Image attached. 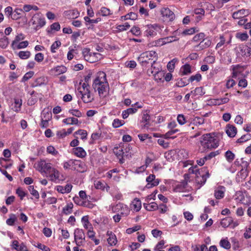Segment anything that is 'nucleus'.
Returning a JSON list of instances; mask_svg holds the SVG:
<instances>
[{
  "mask_svg": "<svg viewBox=\"0 0 251 251\" xmlns=\"http://www.w3.org/2000/svg\"><path fill=\"white\" fill-rule=\"evenodd\" d=\"M34 246L42 251H50V249L48 246L41 243H38L36 245H34Z\"/></svg>",
  "mask_w": 251,
  "mask_h": 251,
  "instance_id": "64",
  "label": "nucleus"
},
{
  "mask_svg": "<svg viewBox=\"0 0 251 251\" xmlns=\"http://www.w3.org/2000/svg\"><path fill=\"white\" fill-rule=\"evenodd\" d=\"M63 123L66 125H77L78 120L74 117L68 118L63 120Z\"/></svg>",
  "mask_w": 251,
  "mask_h": 251,
  "instance_id": "40",
  "label": "nucleus"
},
{
  "mask_svg": "<svg viewBox=\"0 0 251 251\" xmlns=\"http://www.w3.org/2000/svg\"><path fill=\"white\" fill-rule=\"evenodd\" d=\"M177 121L180 125H183L186 123L185 116L183 114H178L177 117Z\"/></svg>",
  "mask_w": 251,
  "mask_h": 251,
  "instance_id": "63",
  "label": "nucleus"
},
{
  "mask_svg": "<svg viewBox=\"0 0 251 251\" xmlns=\"http://www.w3.org/2000/svg\"><path fill=\"white\" fill-rule=\"evenodd\" d=\"M123 149V152H124V156L127 157L129 155L133 154L134 152L131 151L132 148L129 144L127 143H121Z\"/></svg>",
  "mask_w": 251,
  "mask_h": 251,
  "instance_id": "28",
  "label": "nucleus"
},
{
  "mask_svg": "<svg viewBox=\"0 0 251 251\" xmlns=\"http://www.w3.org/2000/svg\"><path fill=\"white\" fill-rule=\"evenodd\" d=\"M191 94L194 96H202L205 94L203 89L201 87H197L194 90L191 92Z\"/></svg>",
  "mask_w": 251,
  "mask_h": 251,
  "instance_id": "44",
  "label": "nucleus"
},
{
  "mask_svg": "<svg viewBox=\"0 0 251 251\" xmlns=\"http://www.w3.org/2000/svg\"><path fill=\"white\" fill-rule=\"evenodd\" d=\"M75 200H78V197H75L74 198V202L79 205H81V206H84V207H87V208H90V209H92L94 207V204L92 203H91L90 201H86L85 200H84V201H82L81 202V203H79V202H76V201Z\"/></svg>",
  "mask_w": 251,
  "mask_h": 251,
  "instance_id": "32",
  "label": "nucleus"
},
{
  "mask_svg": "<svg viewBox=\"0 0 251 251\" xmlns=\"http://www.w3.org/2000/svg\"><path fill=\"white\" fill-rule=\"evenodd\" d=\"M38 9L39 8L36 5L31 4L24 5L23 7V11L25 12H29L31 10L37 11Z\"/></svg>",
  "mask_w": 251,
  "mask_h": 251,
  "instance_id": "42",
  "label": "nucleus"
},
{
  "mask_svg": "<svg viewBox=\"0 0 251 251\" xmlns=\"http://www.w3.org/2000/svg\"><path fill=\"white\" fill-rule=\"evenodd\" d=\"M226 191V188L223 186H218L215 187L214 189V197L217 200L223 199L225 196V193Z\"/></svg>",
  "mask_w": 251,
  "mask_h": 251,
  "instance_id": "17",
  "label": "nucleus"
},
{
  "mask_svg": "<svg viewBox=\"0 0 251 251\" xmlns=\"http://www.w3.org/2000/svg\"><path fill=\"white\" fill-rule=\"evenodd\" d=\"M100 13L102 16H107L112 14L110 10L105 7L101 8L100 10Z\"/></svg>",
  "mask_w": 251,
  "mask_h": 251,
  "instance_id": "62",
  "label": "nucleus"
},
{
  "mask_svg": "<svg viewBox=\"0 0 251 251\" xmlns=\"http://www.w3.org/2000/svg\"><path fill=\"white\" fill-rule=\"evenodd\" d=\"M114 152L119 159L120 163H124L123 158L125 157L124 152H123L122 146L121 143L119 145V147H115L114 150Z\"/></svg>",
  "mask_w": 251,
  "mask_h": 251,
  "instance_id": "21",
  "label": "nucleus"
},
{
  "mask_svg": "<svg viewBox=\"0 0 251 251\" xmlns=\"http://www.w3.org/2000/svg\"><path fill=\"white\" fill-rule=\"evenodd\" d=\"M81 222L83 224V227L87 229L89 228H93L92 225L90 223L88 220V216H85L81 218Z\"/></svg>",
  "mask_w": 251,
  "mask_h": 251,
  "instance_id": "39",
  "label": "nucleus"
},
{
  "mask_svg": "<svg viewBox=\"0 0 251 251\" xmlns=\"http://www.w3.org/2000/svg\"><path fill=\"white\" fill-rule=\"evenodd\" d=\"M75 240L76 245L81 246L85 242V234L82 229L76 228L74 231Z\"/></svg>",
  "mask_w": 251,
  "mask_h": 251,
  "instance_id": "10",
  "label": "nucleus"
},
{
  "mask_svg": "<svg viewBox=\"0 0 251 251\" xmlns=\"http://www.w3.org/2000/svg\"><path fill=\"white\" fill-rule=\"evenodd\" d=\"M144 207L148 211H153L157 209L158 205L155 202H151L150 203H144Z\"/></svg>",
  "mask_w": 251,
  "mask_h": 251,
  "instance_id": "41",
  "label": "nucleus"
},
{
  "mask_svg": "<svg viewBox=\"0 0 251 251\" xmlns=\"http://www.w3.org/2000/svg\"><path fill=\"white\" fill-rule=\"evenodd\" d=\"M93 87L96 92H98L100 98H104L108 96L109 87L105 73L99 72L97 73L93 81Z\"/></svg>",
  "mask_w": 251,
  "mask_h": 251,
  "instance_id": "1",
  "label": "nucleus"
},
{
  "mask_svg": "<svg viewBox=\"0 0 251 251\" xmlns=\"http://www.w3.org/2000/svg\"><path fill=\"white\" fill-rule=\"evenodd\" d=\"M15 106L13 108L14 110L18 112L21 110V107L22 104V100L21 99H15Z\"/></svg>",
  "mask_w": 251,
  "mask_h": 251,
  "instance_id": "54",
  "label": "nucleus"
},
{
  "mask_svg": "<svg viewBox=\"0 0 251 251\" xmlns=\"http://www.w3.org/2000/svg\"><path fill=\"white\" fill-rule=\"evenodd\" d=\"M49 173L50 174V176L52 180H56L60 177L59 172L54 168H53Z\"/></svg>",
  "mask_w": 251,
  "mask_h": 251,
  "instance_id": "36",
  "label": "nucleus"
},
{
  "mask_svg": "<svg viewBox=\"0 0 251 251\" xmlns=\"http://www.w3.org/2000/svg\"><path fill=\"white\" fill-rule=\"evenodd\" d=\"M211 44V41L208 38H204L200 43L195 47L197 50H202L208 48Z\"/></svg>",
  "mask_w": 251,
  "mask_h": 251,
  "instance_id": "18",
  "label": "nucleus"
},
{
  "mask_svg": "<svg viewBox=\"0 0 251 251\" xmlns=\"http://www.w3.org/2000/svg\"><path fill=\"white\" fill-rule=\"evenodd\" d=\"M238 57L249 56L251 55V48L246 44H242L234 49Z\"/></svg>",
  "mask_w": 251,
  "mask_h": 251,
  "instance_id": "6",
  "label": "nucleus"
},
{
  "mask_svg": "<svg viewBox=\"0 0 251 251\" xmlns=\"http://www.w3.org/2000/svg\"><path fill=\"white\" fill-rule=\"evenodd\" d=\"M82 54L84 59L90 63L97 61L101 58V54L97 52H92L89 49H84L82 51Z\"/></svg>",
  "mask_w": 251,
  "mask_h": 251,
  "instance_id": "5",
  "label": "nucleus"
},
{
  "mask_svg": "<svg viewBox=\"0 0 251 251\" xmlns=\"http://www.w3.org/2000/svg\"><path fill=\"white\" fill-rule=\"evenodd\" d=\"M74 205L72 202L68 203L62 209V213L65 215H69L73 212Z\"/></svg>",
  "mask_w": 251,
  "mask_h": 251,
  "instance_id": "33",
  "label": "nucleus"
},
{
  "mask_svg": "<svg viewBox=\"0 0 251 251\" xmlns=\"http://www.w3.org/2000/svg\"><path fill=\"white\" fill-rule=\"evenodd\" d=\"M28 190L30 194L34 196L36 199H38L39 198V194L38 192L34 189V187L30 185L28 187Z\"/></svg>",
  "mask_w": 251,
  "mask_h": 251,
  "instance_id": "61",
  "label": "nucleus"
},
{
  "mask_svg": "<svg viewBox=\"0 0 251 251\" xmlns=\"http://www.w3.org/2000/svg\"><path fill=\"white\" fill-rule=\"evenodd\" d=\"M125 122L124 121L119 119H115L113 121L112 126L114 128H118L123 126Z\"/></svg>",
  "mask_w": 251,
  "mask_h": 251,
  "instance_id": "56",
  "label": "nucleus"
},
{
  "mask_svg": "<svg viewBox=\"0 0 251 251\" xmlns=\"http://www.w3.org/2000/svg\"><path fill=\"white\" fill-rule=\"evenodd\" d=\"M77 98L81 99L84 103L92 102L94 100V96L90 91L89 85L83 82L79 83V86L76 91Z\"/></svg>",
  "mask_w": 251,
  "mask_h": 251,
  "instance_id": "3",
  "label": "nucleus"
},
{
  "mask_svg": "<svg viewBox=\"0 0 251 251\" xmlns=\"http://www.w3.org/2000/svg\"><path fill=\"white\" fill-rule=\"evenodd\" d=\"M236 37L241 41H246L249 38V36L246 32H238L236 34Z\"/></svg>",
  "mask_w": 251,
  "mask_h": 251,
  "instance_id": "59",
  "label": "nucleus"
},
{
  "mask_svg": "<svg viewBox=\"0 0 251 251\" xmlns=\"http://www.w3.org/2000/svg\"><path fill=\"white\" fill-rule=\"evenodd\" d=\"M52 114L51 112L47 111L46 109H44L42 113L41 119H45L48 121H50L51 118Z\"/></svg>",
  "mask_w": 251,
  "mask_h": 251,
  "instance_id": "50",
  "label": "nucleus"
},
{
  "mask_svg": "<svg viewBox=\"0 0 251 251\" xmlns=\"http://www.w3.org/2000/svg\"><path fill=\"white\" fill-rule=\"evenodd\" d=\"M247 176L248 174L247 172V170L242 169L239 172H238L237 174V178L239 179V181H240V179H245Z\"/></svg>",
  "mask_w": 251,
  "mask_h": 251,
  "instance_id": "49",
  "label": "nucleus"
},
{
  "mask_svg": "<svg viewBox=\"0 0 251 251\" xmlns=\"http://www.w3.org/2000/svg\"><path fill=\"white\" fill-rule=\"evenodd\" d=\"M16 219V215L14 214H11L9 215V218L7 219L6 223L9 226H13Z\"/></svg>",
  "mask_w": 251,
  "mask_h": 251,
  "instance_id": "57",
  "label": "nucleus"
},
{
  "mask_svg": "<svg viewBox=\"0 0 251 251\" xmlns=\"http://www.w3.org/2000/svg\"><path fill=\"white\" fill-rule=\"evenodd\" d=\"M182 75H187L191 73V66L188 64L182 66L180 70Z\"/></svg>",
  "mask_w": 251,
  "mask_h": 251,
  "instance_id": "38",
  "label": "nucleus"
},
{
  "mask_svg": "<svg viewBox=\"0 0 251 251\" xmlns=\"http://www.w3.org/2000/svg\"><path fill=\"white\" fill-rule=\"evenodd\" d=\"M73 170L83 173L87 170V166L85 163L80 160H74Z\"/></svg>",
  "mask_w": 251,
  "mask_h": 251,
  "instance_id": "13",
  "label": "nucleus"
},
{
  "mask_svg": "<svg viewBox=\"0 0 251 251\" xmlns=\"http://www.w3.org/2000/svg\"><path fill=\"white\" fill-rule=\"evenodd\" d=\"M25 39V36L23 34L21 33L17 35L14 40L12 41L11 44V47L13 50L16 49V45H17L18 42L20 41H22Z\"/></svg>",
  "mask_w": 251,
  "mask_h": 251,
  "instance_id": "35",
  "label": "nucleus"
},
{
  "mask_svg": "<svg viewBox=\"0 0 251 251\" xmlns=\"http://www.w3.org/2000/svg\"><path fill=\"white\" fill-rule=\"evenodd\" d=\"M161 14L165 21H172L175 18L174 12L168 8H162Z\"/></svg>",
  "mask_w": 251,
  "mask_h": 251,
  "instance_id": "12",
  "label": "nucleus"
},
{
  "mask_svg": "<svg viewBox=\"0 0 251 251\" xmlns=\"http://www.w3.org/2000/svg\"><path fill=\"white\" fill-rule=\"evenodd\" d=\"M250 14V11L249 9H242L233 12L232 16L234 19H240L248 16Z\"/></svg>",
  "mask_w": 251,
  "mask_h": 251,
  "instance_id": "15",
  "label": "nucleus"
},
{
  "mask_svg": "<svg viewBox=\"0 0 251 251\" xmlns=\"http://www.w3.org/2000/svg\"><path fill=\"white\" fill-rule=\"evenodd\" d=\"M229 94L226 93L224 98L213 99L211 100V103L215 105H220L227 103L229 101V99L227 97Z\"/></svg>",
  "mask_w": 251,
  "mask_h": 251,
  "instance_id": "19",
  "label": "nucleus"
},
{
  "mask_svg": "<svg viewBox=\"0 0 251 251\" xmlns=\"http://www.w3.org/2000/svg\"><path fill=\"white\" fill-rule=\"evenodd\" d=\"M157 59V53L153 50L144 52L138 57V61L142 66L151 63V69L152 68L155 69L153 64L156 62Z\"/></svg>",
  "mask_w": 251,
  "mask_h": 251,
  "instance_id": "4",
  "label": "nucleus"
},
{
  "mask_svg": "<svg viewBox=\"0 0 251 251\" xmlns=\"http://www.w3.org/2000/svg\"><path fill=\"white\" fill-rule=\"evenodd\" d=\"M160 29V27L158 25H150L147 26L145 32L147 36L153 37L156 35V32L158 31Z\"/></svg>",
  "mask_w": 251,
  "mask_h": 251,
  "instance_id": "11",
  "label": "nucleus"
},
{
  "mask_svg": "<svg viewBox=\"0 0 251 251\" xmlns=\"http://www.w3.org/2000/svg\"><path fill=\"white\" fill-rule=\"evenodd\" d=\"M151 74L153 75L155 81H163L165 76V73L163 71H159V69L156 71L152 70Z\"/></svg>",
  "mask_w": 251,
  "mask_h": 251,
  "instance_id": "23",
  "label": "nucleus"
},
{
  "mask_svg": "<svg viewBox=\"0 0 251 251\" xmlns=\"http://www.w3.org/2000/svg\"><path fill=\"white\" fill-rule=\"evenodd\" d=\"M107 235L108 236L107 242L110 246H114L117 243V239L116 235L112 231H108Z\"/></svg>",
  "mask_w": 251,
  "mask_h": 251,
  "instance_id": "29",
  "label": "nucleus"
},
{
  "mask_svg": "<svg viewBox=\"0 0 251 251\" xmlns=\"http://www.w3.org/2000/svg\"><path fill=\"white\" fill-rule=\"evenodd\" d=\"M111 195L113 197V199L114 201H118V200H123V195L119 191L116 190L115 191L112 192L111 193Z\"/></svg>",
  "mask_w": 251,
  "mask_h": 251,
  "instance_id": "43",
  "label": "nucleus"
},
{
  "mask_svg": "<svg viewBox=\"0 0 251 251\" xmlns=\"http://www.w3.org/2000/svg\"><path fill=\"white\" fill-rule=\"evenodd\" d=\"M150 116L147 111H145L143 113L142 119L141 122L144 124V126H148L150 125Z\"/></svg>",
  "mask_w": 251,
  "mask_h": 251,
  "instance_id": "34",
  "label": "nucleus"
},
{
  "mask_svg": "<svg viewBox=\"0 0 251 251\" xmlns=\"http://www.w3.org/2000/svg\"><path fill=\"white\" fill-rule=\"evenodd\" d=\"M72 187L70 184H67L65 186L58 185L56 187V190L61 194L69 193L71 191Z\"/></svg>",
  "mask_w": 251,
  "mask_h": 251,
  "instance_id": "26",
  "label": "nucleus"
},
{
  "mask_svg": "<svg viewBox=\"0 0 251 251\" xmlns=\"http://www.w3.org/2000/svg\"><path fill=\"white\" fill-rule=\"evenodd\" d=\"M219 137L214 132L204 134L200 138L201 145L205 150H212L219 146Z\"/></svg>",
  "mask_w": 251,
  "mask_h": 251,
  "instance_id": "2",
  "label": "nucleus"
},
{
  "mask_svg": "<svg viewBox=\"0 0 251 251\" xmlns=\"http://www.w3.org/2000/svg\"><path fill=\"white\" fill-rule=\"evenodd\" d=\"M196 175L197 176L196 178V182L201 185H203L205 183L207 178L209 176L208 173H207L205 175L202 174L201 175L200 172H198V174H197V173H196Z\"/></svg>",
  "mask_w": 251,
  "mask_h": 251,
  "instance_id": "24",
  "label": "nucleus"
},
{
  "mask_svg": "<svg viewBox=\"0 0 251 251\" xmlns=\"http://www.w3.org/2000/svg\"><path fill=\"white\" fill-rule=\"evenodd\" d=\"M64 15L68 19H73L79 16V12L76 9L70 10L65 11Z\"/></svg>",
  "mask_w": 251,
  "mask_h": 251,
  "instance_id": "25",
  "label": "nucleus"
},
{
  "mask_svg": "<svg viewBox=\"0 0 251 251\" xmlns=\"http://www.w3.org/2000/svg\"><path fill=\"white\" fill-rule=\"evenodd\" d=\"M141 206H142L141 201L139 200V199H138V198L134 199L132 201L130 204L131 208L132 209H133L134 210V211H135L136 212H138L141 209Z\"/></svg>",
  "mask_w": 251,
  "mask_h": 251,
  "instance_id": "30",
  "label": "nucleus"
},
{
  "mask_svg": "<svg viewBox=\"0 0 251 251\" xmlns=\"http://www.w3.org/2000/svg\"><path fill=\"white\" fill-rule=\"evenodd\" d=\"M241 70H242V68L239 66L234 67L232 72V77L235 78L237 77L241 73Z\"/></svg>",
  "mask_w": 251,
  "mask_h": 251,
  "instance_id": "60",
  "label": "nucleus"
},
{
  "mask_svg": "<svg viewBox=\"0 0 251 251\" xmlns=\"http://www.w3.org/2000/svg\"><path fill=\"white\" fill-rule=\"evenodd\" d=\"M36 169L41 172H48L51 171L53 167L50 163H47L44 160H40L34 164Z\"/></svg>",
  "mask_w": 251,
  "mask_h": 251,
  "instance_id": "7",
  "label": "nucleus"
},
{
  "mask_svg": "<svg viewBox=\"0 0 251 251\" xmlns=\"http://www.w3.org/2000/svg\"><path fill=\"white\" fill-rule=\"evenodd\" d=\"M226 132L230 137H234L237 133V128L233 125H227L226 126Z\"/></svg>",
  "mask_w": 251,
  "mask_h": 251,
  "instance_id": "27",
  "label": "nucleus"
},
{
  "mask_svg": "<svg viewBox=\"0 0 251 251\" xmlns=\"http://www.w3.org/2000/svg\"><path fill=\"white\" fill-rule=\"evenodd\" d=\"M18 55L22 59H27L30 56L31 53L29 51H20Z\"/></svg>",
  "mask_w": 251,
  "mask_h": 251,
  "instance_id": "46",
  "label": "nucleus"
},
{
  "mask_svg": "<svg viewBox=\"0 0 251 251\" xmlns=\"http://www.w3.org/2000/svg\"><path fill=\"white\" fill-rule=\"evenodd\" d=\"M220 41L217 44L216 49L221 48L224 45H226V39L224 35H220L219 37Z\"/></svg>",
  "mask_w": 251,
  "mask_h": 251,
  "instance_id": "47",
  "label": "nucleus"
},
{
  "mask_svg": "<svg viewBox=\"0 0 251 251\" xmlns=\"http://www.w3.org/2000/svg\"><path fill=\"white\" fill-rule=\"evenodd\" d=\"M73 153L79 158H83L86 155V152L81 147H76L73 149Z\"/></svg>",
  "mask_w": 251,
  "mask_h": 251,
  "instance_id": "31",
  "label": "nucleus"
},
{
  "mask_svg": "<svg viewBox=\"0 0 251 251\" xmlns=\"http://www.w3.org/2000/svg\"><path fill=\"white\" fill-rule=\"evenodd\" d=\"M148 184L146 185L147 188H150L154 186H156L159 183L158 179H155L154 175L151 174L148 176L146 178Z\"/></svg>",
  "mask_w": 251,
  "mask_h": 251,
  "instance_id": "16",
  "label": "nucleus"
},
{
  "mask_svg": "<svg viewBox=\"0 0 251 251\" xmlns=\"http://www.w3.org/2000/svg\"><path fill=\"white\" fill-rule=\"evenodd\" d=\"M112 211L114 212H119L122 216H127L130 212L128 206L122 203H119L113 207Z\"/></svg>",
  "mask_w": 251,
  "mask_h": 251,
  "instance_id": "9",
  "label": "nucleus"
},
{
  "mask_svg": "<svg viewBox=\"0 0 251 251\" xmlns=\"http://www.w3.org/2000/svg\"><path fill=\"white\" fill-rule=\"evenodd\" d=\"M190 121L191 124L196 126H204L206 123L205 120L202 117H194L191 118Z\"/></svg>",
  "mask_w": 251,
  "mask_h": 251,
  "instance_id": "20",
  "label": "nucleus"
},
{
  "mask_svg": "<svg viewBox=\"0 0 251 251\" xmlns=\"http://www.w3.org/2000/svg\"><path fill=\"white\" fill-rule=\"evenodd\" d=\"M9 44V39L4 33L0 31V48L3 49H6Z\"/></svg>",
  "mask_w": 251,
  "mask_h": 251,
  "instance_id": "22",
  "label": "nucleus"
},
{
  "mask_svg": "<svg viewBox=\"0 0 251 251\" xmlns=\"http://www.w3.org/2000/svg\"><path fill=\"white\" fill-rule=\"evenodd\" d=\"M74 160L71 159L63 163V166L65 170L73 169Z\"/></svg>",
  "mask_w": 251,
  "mask_h": 251,
  "instance_id": "48",
  "label": "nucleus"
},
{
  "mask_svg": "<svg viewBox=\"0 0 251 251\" xmlns=\"http://www.w3.org/2000/svg\"><path fill=\"white\" fill-rule=\"evenodd\" d=\"M225 157L228 162H231L235 158V154L230 151H227L225 153Z\"/></svg>",
  "mask_w": 251,
  "mask_h": 251,
  "instance_id": "51",
  "label": "nucleus"
},
{
  "mask_svg": "<svg viewBox=\"0 0 251 251\" xmlns=\"http://www.w3.org/2000/svg\"><path fill=\"white\" fill-rule=\"evenodd\" d=\"M30 22L33 25H35L36 28L43 27L46 24L44 17L40 13L34 14L31 19Z\"/></svg>",
  "mask_w": 251,
  "mask_h": 251,
  "instance_id": "8",
  "label": "nucleus"
},
{
  "mask_svg": "<svg viewBox=\"0 0 251 251\" xmlns=\"http://www.w3.org/2000/svg\"><path fill=\"white\" fill-rule=\"evenodd\" d=\"M220 246L226 250H229L231 248L230 242L228 241L227 238H223L219 243Z\"/></svg>",
  "mask_w": 251,
  "mask_h": 251,
  "instance_id": "37",
  "label": "nucleus"
},
{
  "mask_svg": "<svg viewBox=\"0 0 251 251\" xmlns=\"http://www.w3.org/2000/svg\"><path fill=\"white\" fill-rule=\"evenodd\" d=\"M61 43L59 41H55L51 46L50 51L52 53L56 52V50L61 46Z\"/></svg>",
  "mask_w": 251,
  "mask_h": 251,
  "instance_id": "58",
  "label": "nucleus"
},
{
  "mask_svg": "<svg viewBox=\"0 0 251 251\" xmlns=\"http://www.w3.org/2000/svg\"><path fill=\"white\" fill-rule=\"evenodd\" d=\"M130 25L128 23H126L123 25H118L116 29L119 32L126 31L130 27Z\"/></svg>",
  "mask_w": 251,
  "mask_h": 251,
  "instance_id": "52",
  "label": "nucleus"
},
{
  "mask_svg": "<svg viewBox=\"0 0 251 251\" xmlns=\"http://www.w3.org/2000/svg\"><path fill=\"white\" fill-rule=\"evenodd\" d=\"M67 70V68L63 65L57 66L51 69L50 70V74L52 75L57 76L66 73Z\"/></svg>",
  "mask_w": 251,
  "mask_h": 251,
  "instance_id": "14",
  "label": "nucleus"
},
{
  "mask_svg": "<svg viewBox=\"0 0 251 251\" xmlns=\"http://www.w3.org/2000/svg\"><path fill=\"white\" fill-rule=\"evenodd\" d=\"M251 139V134H246L242 136L240 138L237 140V143H242Z\"/></svg>",
  "mask_w": 251,
  "mask_h": 251,
  "instance_id": "53",
  "label": "nucleus"
},
{
  "mask_svg": "<svg viewBox=\"0 0 251 251\" xmlns=\"http://www.w3.org/2000/svg\"><path fill=\"white\" fill-rule=\"evenodd\" d=\"M232 220L229 217H227L222 220L221 225L224 227H228L231 224Z\"/></svg>",
  "mask_w": 251,
  "mask_h": 251,
  "instance_id": "55",
  "label": "nucleus"
},
{
  "mask_svg": "<svg viewBox=\"0 0 251 251\" xmlns=\"http://www.w3.org/2000/svg\"><path fill=\"white\" fill-rule=\"evenodd\" d=\"M236 201L241 203L245 204V196L241 192H238L235 196Z\"/></svg>",
  "mask_w": 251,
  "mask_h": 251,
  "instance_id": "45",
  "label": "nucleus"
}]
</instances>
